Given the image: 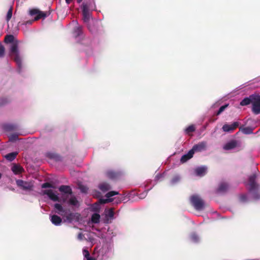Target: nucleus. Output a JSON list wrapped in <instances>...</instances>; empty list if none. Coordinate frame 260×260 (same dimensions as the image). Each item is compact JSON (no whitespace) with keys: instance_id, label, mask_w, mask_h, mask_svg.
<instances>
[{"instance_id":"nucleus-42","label":"nucleus","mask_w":260,"mask_h":260,"mask_svg":"<svg viewBox=\"0 0 260 260\" xmlns=\"http://www.w3.org/2000/svg\"><path fill=\"white\" fill-rule=\"evenodd\" d=\"M72 1L73 0H66V2L68 4H69L72 2Z\"/></svg>"},{"instance_id":"nucleus-9","label":"nucleus","mask_w":260,"mask_h":260,"mask_svg":"<svg viewBox=\"0 0 260 260\" xmlns=\"http://www.w3.org/2000/svg\"><path fill=\"white\" fill-rule=\"evenodd\" d=\"M190 201L194 207L197 210H201L204 207V202L200 196L197 194L192 195L190 198Z\"/></svg>"},{"instance_id":"nucleus-11","label":"nucleus","mask_w":260,"mask_h":260,"mask_svg":"<svg viewBox=\"0 0 260 260\" xmlns=\"http://www.w3.org/2000/svg\"><path fill=\"white\" fill-rule=\"evenodd\" d=\"M240 147V143L235 140H232L224 145L223 149L231 150Z\"/></svg>"},{"instance_id":"nucleus-17","label":"nucleus","mask_w":260,"mask_h":260,"mask_svg":"<svg viewBox=\"0 0 260 260\" xmlns=\"http://www.w3.org/2000/svg\"><path fill=\"white\" fill-rule=\"evenodd\" d=\"M50 217L51 222L55 225H59L61 223L62 220L61 218L57 215H50Z\"/></svg>"},{"instance_id":"nucleus-35","label":"nucleus","mask_w":260,"mask_h":260,"mask_svg":"<svg viewBox=\"0 0 260 260\" xmlns=\"http://www.w3.org/2000/svg\"><path fill=\"white\" fill-rule=\"evenodd\" d=\"M17 139L18 136L17 135H13L10 137L9 140L10 141H16Z\"/></svg>"},{"instance_id":"nucleus-4","label":"nucleus","mask_w":260,"mask_h":260,"mask_svg":"<svg viewBox=\"0 0 260 260\" xmlns=\"http://www.w3.org/2000/svg\"><path fill=\"white\" fill-rule=\"evenodd\" d=\"M255 176L251 175L249 177L248 182L246 184L252 198L254 200L260 199V192L258 185L255 183Z\"/></svg>"},{"instance_id":"nucleus-45","label":"nucleus","mask_w":260,"mask_h":260,"mask_svg":"<svg viewBox=\"0 0 260 260\" xmlns=\"http://www.w3.org/2000/svg\"><path fill=\"white\" fill-rule=\"evenodd\" d=\"M31 23V21H28V22H27V23H28V24H30Z\"/></svg>"},{"instance_id":"nucleus-27","label":"nucleus","mask_w":260,"mask_h":260,"mask_svg":"<svg viewBox=\"0 0 260 260\" xmlns=\"http://www.w3.org/2000/svg\"><path fill=\"white\" fill-rule=\"evenodd\" d=\"M228 188V185L226 183H221L219 186L218 191L219 192H224L225 191L227 188Z\"/></svg>"},{"instance_id":"nucleus-28","label":"nucleus","mask_w":260,"mask_h":260,"mask_svg":"<svg viewBox=\"0 0 260 260\" xmlns=\"http://www.w3.org/2000/svg\"><path fill=\"white\" fill-rule=\"evenodd\" d=\"M194 131H195L194 126L193 125H191L189 126L188 127H187V128H186V129H185V134L189 135H190V134L191 133H192Z\"/></svg>"},{"instance_id":"nucleus-46","label":"nucleus","mask_w":260,"mask_h":260,"mask_svg":"<svg viewBox=\"0 0 260 260\" xmlns=\"http://www.w3.org/2000/svg\"><path fill=\"white\" fill-rule=\"evenodd\" d=\"M73 22L74 23L77 24V22L76 21H73Z\"/></svg>"},{"instance_id":"nucleus-14","label":"nucleus","mask_w":260,"mask_h":260,"mask_svg":"<svg viewBox=\"0 0 260 260\" xmlns=\"http://www.w3.org/2000/svg\"><path fill=\"white\" fill-rule=\"evenodd\" d=\"M238 125V122H234L231 124H226L222 126V129L225 132H230L235 129Z\"/></svg>"},{"instance_id":"nucleus-22","label":"nucleus","mask_w":260,"mask_h":260,"mask_svg":"<svg viewBox=\"0 0 260 260\" xmlns=\"http://www.w3.org/2000/svg\"><path fill=\"white\" fill-rule=\"evenodd\" d=\"M18 153L17 152H13L12 153H10L8 154H7L5 156L6 158L9 160V161H12L16 157Z\"/></svg>"},{"instance_id":"nucleus-40","label":"nucleus","mask_w":260,"mask_h":260,"mask_svg":"<svg viewBox=\"0 0 260 260\" xmlns=\"http://www.w3.org/2000/svg\"><path fill=\"white\" fill-rule=\"evenodd\" d=\"M83 238L84 236L81 233L79 234L78 236V238L79 240H82L83 239Z\"/></svg>"},{"instance_id":"nucleus-30","label":"nucleus","mask_w":260,"mask_h":260,"mask_svg":"<svg viewBox=\"0 0 260 260\" xmlns=\"http://www.w3.org/2000/svg\"><path fill=\"white\" fill-rule=\"evenodd\" d=\"M12 16V8L11 7L7 12L6 16V20L7 21H9Z\"/></svg>"},{"instance_id":"nucleus-12","label":"nucleus","mask_w":260,"mask_h":260,"mask_svg":"<svg viewBox=\"0 0 260 260\" xmlns=\"http://www.w3.org/2000/svg\"><path fill=\"white\" fill-rule=\"evenodd\" d=\"M16 184L19 187L25 190L31 189L33 186L31 182L24 181L22 180H17Z\"/></svg>"},{"instance_id":"nucleus-13","label":"nucleus","mask_w":260,"mask_h":260,"mask_svg":"<svg viewBox=\"0 0 260 260\" xmlns=\"http://www.w3.org/2000/svg\"><path fill=\"white\" fill-rule=\"evenodd\" d=\"M29 13L31 16H36L34 20H37L41 18H45L47 16L46 13L40 11L37 9L31 10Z\"/></svg>"},{"instance_id":"nucleus-43","label":"nucleus","mask_w":260,"mask_h":260,"mask_svg":"<svg viewBox=\"0 0 260 260\" xmlns=\"http://www.w3.org/2000/svg\"><path fill=\"white\" fill-rule=\"evenodd\" d=\"M83 0H77L78 3H80Z\"/></svg>"},{"instance_id":"nucleus-31","label":"nucleus","mask_w":260,"mask_h":260,"mask_svg":"<svg viewBox=\"0 0 260 260\" xmlns=\"http://www.w3.org/2000/svg\"><path fill=\"white\" fill-rule=\"evenodd\" d=\"M180 179V177L178 175L175 176L171 180V184H174L178 182Z\"/></svg>"},{"instance_id":"nucleus-19","label":"nucleus","mask_w":260,"mask_h":260,"mask_svg":"<svg viewBox=\"0 0 260 260\" xmlns=\"http://www.w3.org/2000/svg\"><path fill=\"white\" fill-rule=\"evenodd\" d=\"M105 216L107 219H113L114 217V211L112 208L106 210L105 211Z\"/></svg>"},{"instance_id":"nucleus-7","label":"nucleus","mask_w":260,"mask_h":260,"mask_svg":"<svg viewBox=\"0 0 260 260\" xmlns=\"http://www.w3.org/2000/svg\"><path fill=\"white\" fill-rule=\"evenodd\" d=\"M95 6L93 2L83 3L82 5L83 20L84 22L88 23L91 17L90 10H94Z\"/></svg>"},{"instance_id":"nucleus-26","label":"nucleus","mask_w":260,"mask_h":260,"mask_svg":"<svg viewBox=\"0 0 260 260\" xmlns=\"http://www.w3.org/2000/svg\"><path fill=\"white\" fill-rule=\"evenodd\" d=\"M241 131L245 134H250L253 132V129L250 127H246L240 128Z\"/></svg>"},{"instance_id":"nucleus-24","label":"nucleus","mask_w":260,"mask_h":260,"mask_svg":"<svg viewBox=\"0 0 260 260\" xmlns=\"http://www.w3.org/2000/svg\"><path fill=\"white\" fill-rule=\"evenodd\" d=\"M100 215L98 213H94L91 217V221L93 223H98L100 221Z\"/></svg>"},{"instance_id":"nucleus-25","label":"nucleus","mask_w":260,"mask_h":260,"mask_svg":"<svg viewBox=\"0 0 260 260\" xmlns=\"http://www.w3.org/2000/svg\"><path fill=\"white\" fill-rule=\"evenodd\" d=\"M83 254L84 256V260H95V258H93L89 256V251L85 248L83 249Z\"/></svg>"},{"instance_id":"nucleus-34","label":"nucleus","mask_w":260,"mask_h":260,"mask_svg":"<svg viewBox=\"0 0 260 260\" xmlns=\"http://www.w3.org/2000/svg\"><path fill=\"white\" fill-rule=\"evenodd\" d=\"M107 176L110 178H114L115 177V173L112 171L107 172Z\"/></svg>"},{"instance_id":"nucleus-1","label":"nucleus","mask_w":260,"mask_h":260,"mask_svg":"<svg viewBox=\"0 0 260 260\" xmlns=\"http://www.w3.org/2000/svg\"><path fill=\"white\" fill-rule=\"evenodd\" d=\"M59 190L62 192L61 194L52 189L45 190L44 193L47 194L50 200L54 202H66L72 194L71 188L69 186L61 185L59 187Z\"/></svg>"},{"instance_id":"nucleus-15","label":"nucleus","mask_w":260,"mask_h":260,"mask_svg":"<svg viewBox=\"0 0 260 260\" xmlns=\"http://www.w3.org/2000/svg\"><path fill=\"white\" fill-rule=\"evenodd\" d=\"M194 171L197 176H203L207 173V168L205 166H202L197 168Z\"/></svg>"},{"instance_id":"nucleus-20","label":"nucleus","mask_w":260,"mask_h":260,"mask_svg":"<svg viewBox=\"0 0 260 260\" xmlns=\"http://www.w3.org/2000/svg\"><path fill=\"white\" fill-rule=\"evenodd\" d=\"M69 198H70L69 201H68V203L74 206H78V201L75 197L72 196L71 195L70 196H69Z\"/></svg>"},{"instance_id":"nucleus-3","label":"nucleus","mask_w":260,"mask_h":260,"mask_svg":"<svg viewBox=\"0 0 260 260\" xmlns=\"http://www.w3.org/2000/svg\"><path fill=\"white\" fill-rule=\"evenodd\" d=\"M14 37L12 35L7 36L5 38V41L7 43H10V54L11 56H13L14 60L16 62L18 67L20 68L21 64V58L19 55V52L17 49V44L16 42H14Z\"/></svg>"},{"instance_id":"nucleus-39","label":"nucleus","mask_w":260,"mask_h":260,"mask_svg":"<svg viewBox=\"0 0 260 260\" xmlns=\"http://www.w3.org/2000/svg\"><path fill=\"white\" fill-rule=\"evenodd\" d=\"M147 192L145 191L142 193L139 194V198L140 199H143L144 198L146 195H147Z\"/></svg>"},{"instance_id":"nucleus-33","label":"nucleus","mask_w":260,"mask_h":260,"mask_svg":"<svg viewBox=\"0 0 260 260\" xmlns=\"http://www.w3.org/2000/svg\"><path fill=\"white\" fill-rule=\"evenodd\" d=\"M79 188L81 192L83 193H86L87 192L88 188L84 185H80Z\"/></svg>"},{"instance_id":"nucleus-37","label":"nucleus","mask_w":260,"mask_h":260,"mask_svg":"<svg viewBox=\"0 0 260 260\" xmlns=\"http://www.w3.org/2000/svg\"><path fill=\"white\" fill-rule=\"evenodd\" d=\"M240 200L241 202H244L247 200V196L245 194H242L240 197Z\"/></svg>"},{"instance_id":"nucleus-32","label":"nucleus","mask_w":260,"mask_h":260,"mask_svg":"<svg viewBox=\"0 0 260 260\" xmlns=\"http://www.w3.org/2000/svg\"><path fill=\"white\" fill-rule=\"evenodd\" d=\"M228 104H225L220 107V108H219V110L217 113V114L219 115L220 113H221L225 109V108L228 107Z\"/></svg>"},{"instance_id":"nucleus-6","label":"nucleus","mask_w":260,"mask_h":260,"mask_svg":"<svg viewBox=\"0 0 260 260\" xmlns=\"http://www.w3.org/2000/svg\"><path fill=\"white\" fill-rule=\"evenodd\" d=\"M117 194H118V192L117 191H110L106 194V199H101L100 200V202L102 204H106L107 203L111 202L113 201L114 199H115V203L118 204L122 201L126 202L129 199V197H127V196H125L124 194H120L119 197H118L117 198H115L114 199L111 198L112 197Z\"/></svg>"},{"instance_id":"nucleus-41","label":"nucleus","mask_w":260,"mask_h":260,"mask_svg":"<svg viewBox=\"0 0 260 260\" xmlns=\"http://www.w3.org/2000/svg\"><path fill=\"white\" fill-rule=\"evenodd\" d=\"M162 177V175L158 174V175H156V176L155 177V179H156V180H159V178H160V177Z\"/></svg>"},{"instance_id":"nucleus-16","label":"nucleus","mask_w":260,"mask_h":260,"mask_svg":"<svg viewBox=\"0 0 260 260\" xmlns=\"http://www.w3.org/2000/svg\"><path fill=\"white\" fill-rule=\"evenodd\" d=\"M255 94H252L248 98H244L240 102V105L241 106H243L248 105L250 103H251L252 106H253V97L252 96H255Z\"/></svg>"},{"instance_id":"nucleus-2","label":"nucleus","mask_w":260,"mask_h":260,"mask_svg":"<svg viewBox=\"0 0 260 260\" xmlns=\"http://www.w3.org/2000/svg\"><path fill=\"white\" fill-rule=\"evenodd\" d=\"M112 249L113 244L111 242L104 243L100 249H95L94 256L96 260H106L111 256Z\"/></svg>"},{"instance_id":"nucleus-8","label":"nucleus","mask_w":260,"mask_h":260,"mask_svg":"<svg viewBox=\"0 0 260 260\" xmlns=\"http://www.w3.org/2000/svg\"><path fill=\"white\" fill-rule=\"evenodd\" d=\"M54 212L62 217L66 218V220L68 221L71 222L74 217V214L70 212L59 204L56 203L54 205Z\"/></svg>"},{"instance_id":"nucleus-18","label":"nucleus","mask_w":260,"mask_h":260,"mask_svg":"<svg viewBox=\"0 0 260 260\" xmlns=\"http://www.w3.org/2000/svg\"><path fill=\"white\" fill-rule=\"evenodd\" d=\"M11 170L15 174H19L22 172L23 168L19 165L14 164Z\"/></svg>"},{"instance_id":"nucleus-21","label":"nucleus","mask_w":260,"mask_h":260,"mask_svg":"<svg viewBox=\"0 0 260 260\" xmlns=\"http://www.w3.org/2000/svg\"><path fill=\"white\" fill-rule=\"evenodd\" d=\"M110 188V185L107 183H102L99 185V188L103 192L108 191Z\"/></svg>"},{"instance_id":"nucleus-10","label":"nucleus","mask_w":260,"mask_h":260,"mask_svg":"<svg viewBox=\"0 0 260 260\" xmlns=\"http://www.w3.org/2000/svg\"><path fill=\"white\" fill-rule=\"evenodd\" d=\"M253 97V106H252V111L255 114L260 113V95L255 94Z\"/></svg>"},{"instance_id":"nucleus-44","label":"nucleus","mask_w":260,"mask_h":260,"mask_svg":"<svg viewBox=\"0 0 260 260\" xmlns=\"http://www.w3.org/2000/svg\"><path fill=\"white\" fill-rule=\"evenodd\" d=\"M2 177V174L0 173V179H1Z\"/></svg>"},{"instance_id":"nucleus-36","label":"nucleus","mask_w":260,"mask_h":260,"mask_svg":"<svg viewBox=\"0 0 260 260\" xmlns=\"http://www.w3.org/2000/svg\"><path fill=\"white\" fill-rule=\"evenodd\" d=\"M5 53V48L3 45H0V57L3 56Z\"/></svg>"},{"instance_id":"nucleus-38","label":"nucleus","mask_w":260,"mask_h":260,"mask_svg":"<svg viewBox=\"0 0 260 260\" xmlns=\"http://www.w3.org/2000/svg\"><path fill=\"white\" fill-rule=\"evenodd\" d=\"M52 187V185L49 183H45L42 185V187L43 188H47V187Z\"/></svg>"},{"instance_id":"nucleus-29","label":"nucleus","mask_w":260,"mask_h":260,"mask_svg":"<svg viewBox=\"0 0 260 260\" xmlns=\"http://www.w3.org/2000/svg\"><path fill=\"white\" fill-rule=\"evenodd\" d=\"M190 240L194 243H197L199 241V237L195 233H192L190 235Z\"/></svg>"},{"instance_id":"nucleus-23","label":"nucleus","mask_w":260,"mask_h":260,"mask_svg":"<svg viewBox=\"0 0 260 260\" xmlns=\"http://www.w3.org/2000/svg\"><path fill=\"white\" fill-rule=\"evenodd\" d=\"M82 33V27L80 26L76 27L74 30V36L75 37L79 36Z\"/></svg>"},{"instance_id":"nucleus-5","label":"nucleus","mask_w":260,"mask_h":260,"mask_svg":"<svg viewBox=\"0 0 260 260\" xmlns=\"http://www.w3.org/2000/svg\"><path fill=\"white\" fill-rule=\"evenodd\" d=\"M207 144L205 142H202L198 144L194 145L192 148L190 150L187 154L183 155L180 159L181 162L184 163L192 157L195 152H201L205 150L206 148Z\"/></svg>"}]
</instances>
